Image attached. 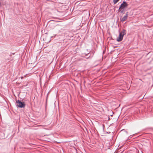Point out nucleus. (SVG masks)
<instances>
[{
    "label": "nucleus",
    "mask_w": 153,
    "mask_h": 153,
    "mask_svg": "<svg viewBox=\"0 0 153 153\" xmlns=\"http://www.w3.org/2000/svg\"><path fill=\"white\" fill-rule=\"evenodd\" d=\"M127 5L128 4L126 2H123V3L121 4V6L119 9V10H120V12L121 13H122L123 12V10H122V9L126 7Z\"/></svg>",
    "instance_id": "f03ea898"
},
{
    "label": "nucleus",
    "mask_w": 153,
    "mask_h": 153,
    "mask_svg": "<svg viewBox=\"0 0 153 153\" xmlns=\"http://www.w3.org/2000/svg\"><path fill=\"white\" fill-rule=\"evenodd\" d=\"M16 102L17 104V106L19 108H24L25 106V104L24 102H22L19 100L17 101Z\"/></svg>",
    "instance_id": "7ed1b4c3"
},
{
    "label": "nucleus",
    "mask_w": 153,
    "mask_h": 153,
    "mask_svg": "<svg viewBox=\"0 0 153 153\" xmlns=\"http://www.w3.org/2000/svg\"><path fill=\"white\" fill-rule=\"evenodd\" d=\"M128 13H126V15L124 16L121 18V21L122 22H124L126 21L127 18L128 16Z\"/></svg>",
    "instance_id": "20e7f679"
},
{
    "label": "nucleus",
    "mask_w": 153,
    "mask_h": 153,
    "mask_svg": "<svg viewBox=\"0 0 153 153\" xmlns=\"http://www.w3.org/2000/svg\"><path fill=\"white\" fill-rule=\"evenodd\" d=\"M126 33V30H123L121 32H120L119 37L117 38V41L118 42H120L122 41L124 35Z\"/></svg>",
    "instance_id": "f257e3e1"
},
{
    "label": "nucleus",
    "mask_w": 153,
    "mask_h": 153,
    "mask_svg": "<svg viewBox=\"0 0 153 153\" xmlns=\"http://www.w3.org/2000/svg\"><path fill=\"white\" fill-rule=\"evenodd\" d=\"M119 1V0H113L114 4H116Z\"/></svg>",
    "instance_id": "39448f33"
},
{
    "label": "nucleus",
    "mask_w": 153,
    "mask_h": 153,
    "mask_svg": "<svg viewBox=\"0 0 153 153\" xmlns=\"http://www.w3.org/2000/svg\"><path fill=\"white\" fill-rule=\"evenodd\" d=\"M1 2H0V7L1 6Z\"/></svg>",
    "instance_id": "423d86ee"
}]
</instances>
